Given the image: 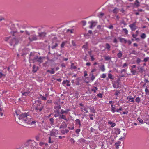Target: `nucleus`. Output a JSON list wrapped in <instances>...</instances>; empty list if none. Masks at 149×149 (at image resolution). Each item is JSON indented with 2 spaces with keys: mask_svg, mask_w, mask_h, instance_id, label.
I'll list each match as a JSON object with an SVG mask.
<instances>
[{
  "mask_svg": "<svg viewBox=\"0 0 149 149\" xmlns=\"http://www.w3.org/2000/svg\"><path fill=\"white\" fill-rule=\"evenodd\" d=\"M140 3L138 1V0H136L135 1L134 3V7H137L139 6Z\"/></svg>",
  "mask_w": 149,
  "mask_h": 149,
  "instance_id": "17",
  "label": "nucleus"
},
{
  "mask_svg": "<svg viewBox=\"0 0 149 149\" xmlns=\"http://www.w3.org/2000/svg\"><path fill=\"white\" fill-rule=\"evenodd\" d=\"M71 68L72 69H75L77 68V67L76 66L74 65L73 63H72L71 65Z\"/></svg>",
  "mask_w": 149,
  "mask_h": 149,
  "instance_id": "54",
  "label": "nucleus"
},
{
  "mask_svg": "<svg viewBox=\"0 0 149 149\" xmlns=\"http://www.w3.org/2000/svg\"><path fill=\"white\" fill-rule=\"evenodd\" d=\"M33 71L34 72H36L38 68V67H36L35 65H33Z\"/></svg>",
  "mask_w": 149,
  "mask_h": 149,
  "instance_id": "28",
  "label": "nucleus"
},
{
  "mask_svg": "<svg viewBox=\"0 0 149 149\" xmlns=\"http://www.w3.org/2000/svg\"><path fill=\"white\" fill-rule=\"evenodd\" d=\"M101 78H105L106 77V75L105 74H103L101 76Z\"/></svg>",
  "mask_w": 149,
  "mask_h": 149,
  "instance_id": "63",
  "label": "nucleus"
},
{
  "mask_svg": "<svg viewBox=\"0 0 149 149\" xmlns=\"http://www.w3.org/2000/svg\"><path fill=\"white\" fill-rule=\"evenodd\" d=\"M82 25L83 26H85L86 24V21L83 20L82 21Z\"/></svg>",
  "mask_w": 149,
  "mask_h": 149,
  "instance_id": "57",
  "label": "nucleus"
},
{
  "mask_svg": "<svg viewBox=\"0 0 149 149\" xmlns=\"http://www.w3.org/2000/svg\"><path fill=\"white\" fill-rule=\"evenodd\" d=\"M100 69L102 71L104 72L105 70V66L104 65H103L102 66L100 67Z\"/></svg>",
  "mask_w": 149,
  "mask_h": 149,
  "instance_id": "36",
  "label": "nucleus"
},
{
  "mask_svg": "<svg viewBox=\"0 0 149 149\" xmlns=\"http://www.w3.org/2000/svg\"><path fill=\"white\" fill-rule=\"evenodd\" d=\"M54 108L56 110H59L61 108V107L60 105H58L54 106Z\"/></svg>",
  "mask_w": 149,
  "mask_h": 149,
  "instance_id": "34",
  "label": "nucleus"
},
{
  "mask_svg": "<svg viewBox=\"0 0 149 149\" xmlns=\"http://www.w3.org/2000/svg\"><path fill=\"white\" fill-rule=\"evenodd\" d=\"M120 93L119 91L116 90V93H115V95L116 96H118L119 94H120Z\"/></svg>",
  "mask_w": 149,
  "mask_h": 149,
  "instance_id": "52",
  "label": "nucleus"
},
{
  "mask_svg": "<svg viewBox=\"0 0 149 149\" xmlns=\"http://www.w3.org/2000/svg\"><path fill=\"white\" fill-rule=\"evenodd\" d=\"M51 138L50 137H49V141L48 143H52L53 142V141L51 140Z\"/></svg>",
  "mask_w": 149,
  "mask_h": 149,
  "instance_id": "53",
  "label": "nucleus"
},
{
  "mask_svg": "<svg viewBox=\"0 0 149 149\" xmlns=\"http://www.w3.org/2000/svg\"><path fill=\"white\" fill-rule=\"evenodd\" d=\"M19 120H23L22 121L28 124L32 125L35 124L36 121L33 120V118L28 113H22L19 117Z\"/></svg>",
  "mask_w": 149,
  "mask_h": 149,
  "instance_id": "1",
  "label": "nucleus"
},
{
  "mask_svg": "<svg viewBox=\"0 0 149 149\" xmlns=\"http://www.w3.org/2000/svg\"><path fill=\"white\" fill-rule=\"evenodd\" d=\"M145 123L146 124H149V116H147L145 120Z\"/></svg>",
  "mask_w": 149,
  "mask_h": 149,
  "instance_id": "25",
  "label": "nucleus"
},
{
  "mask_svg": "<svg viewBox=\"0 0 149 149\" xmlns=\"http://www.w3.org/2000/svg\"><path fill=\"white\" fill-rule=\"evenodd\" d=\"M88 47V45L87 43L86 45H84L82 46V48H84L86 49H87Z\"/></svg>",
  "mask_w": 149,
  "mask_h": 149,
  "instance_id": "45",
  "label": "nucleus"
},
{
  "mask_svg": "<svg viewBox=\"0 0 149 149\" xmlns=\"http://www.w3.org/2000/svg\"><path fill=\"white\" fill-rule=\"evenodd\" d=\"M97 96L100 98H102V95L101 93H99L97 95Z\"/></svg>",
  "mask_w": 149,
  "mask_h": 149,
  "instance_id": "58",
  "label": "nucleus"
},
{
  "mask_svg": "<svg viewBox=\"0 0 149 149\" xmlns=\"http://www.w3.org/2000/svg\"><path fill=\"white\" fill-rule=\"evenodd\" d=\"M122 109L121 107H120L119 109H116L115 107H112L111 108V111L113 113L115 112H119V111H121Z\"/></svg>",
  "mask_w": 149,
  "mask_h": 149,
  "instance_id": "12",
  "label": "nucleus"
},
{
  "mask_svg": "<svg viewBox=\"0 0 149 149\" xmlns=\"http://www.w3.org/2000/svg\"><path fill=\"white\" fill-rule=\"evenodd\" d=\"M80 130H80V128H79L78 129H77L76 130L75 132L76 133V134H78L77 136H79L78 134H79V132L80 131Z\"/></svg>",
  "mask_w": 149,
  "mask_h": 149,
  "instance_id": "40",
  "label": "nucleus"
},
{
  "mask_svg": "<svg viewBox=\"0 0 149 149\" xmlns=\"http://www.w3.org/2000/svg\"><path fill=\"white\" fill-rule=\"evenodd\" d=\"M58 116L59 117V119H63L64 120H66V121L67 120L66 118V116L65 115H64L63 114H62V115L59 114V115Z\"/></svg>",
  "mask_w": 149,
  "mask_h": 149,
  "instance_id": "18",
  "label": "nucleus"
},
{
  "mask_svg": "<svg viewBox=\"0 0 149 149\" xmlns=\"http://www.w3.org/2000/svg\"><path fill=\"white\" fill-rule=\"evenodd\" d=\"M108 124H110L111 125V126L112 127H114L116 125V124L115 123H114L112 121H109L108 122Z\"/></svg>",
  "mask_w": 149,
  "mask_h": 149,
  "instance_id": "21",
  "label": "nucleus"
},
{
  "mask_svg": "<svg viewBox=\"0 0 149 149\" xmlns=\"http://www.w3.org/2000/svg\"><path fill=\"white\" fill-rule=\"evenodd\" d=\"M58 46V44L57 43H56L55 45H52L51 48L52 49H55L56 47Z\"/></svg>",
  "mask_w": 149,
  "mask_h": 149,
  "instance_id": "41",
  "label": "nucleus"
},
{
  "mask_svg": "<svg viewBox=\"0 0 149 149\" xmlns=\"http://www.w3.org/2000/svg\"><path fill=\"white\" fill-rule=\"evenodd\" d=\"M149 59V58L146 57L144 59L143 61L145 62H146Z\"/></svg>",
  "mask_w": 149,
  "mask_h": 149,
  "instance_id": "62",
  "label": "nucleus"
},
{
  "mask_svg": "<svg viewBox=\"0 0 149 149\" xmlns=\"http://www.w3.org/2000/svg\"><path fill=\"white\" fill-rule=\"evenodd\" d=\"M41 98L42 100H47L46 97L44 96H42V97H41Z\"/></svg>",
  "mask_w": 149,
  "mask_h": 149,
  "instance_id": "61",
  "label": "nucleus"
},
{
  "mask_svg": "<svg viewBox=\"0 0 149 149\" xmlns=\"http://www.w3.org/2000/svg\"><path fill=\"white\" fill-rule=\"evenodd\" d=\"M136 22H134L132 24L129 25V27L130 28L132 31H134L137 28L136 26Z\"/></svg>",
  "mask_w": 149,
  "mask_h": 149,
  "instance_id": "7",
  "label": "nucleus"
},
{
  "mask_svg": "<svg viewBox=\"0 0 149 149\" xmlns=\"http://www.w3.org/2000/svg\"><path fill=\"white\" fill-rule=\"evenodd\" d=\"M65 42H63L61 45V47L62 48L65 45Z\"/></svg>",
  "mask_w": 149,
  "mask_h": 149,
  "instance_id": "64",
  "label": "nucleus"
},
{
  "mask_svg": "<svg viewBox=\"0 0 149 149\" xmlns=\"http://www.w3.org/2000/svg\"><path fill=\"white\" fill-rule=\"evenodd\" d=\"M98 88L96 87H95L94 88H93L92 90V91H93L94 93L96 92V91L97 90Z\"/></svg>",
  "mask_w": 149,
  "mask_h": 149,
  "instance_id": "50",
  "label": "nucleus"
},
{
  "mask_svg": "<svg viewBox=\"0 0 149 149\" xmlns=\"http://www.w3.org/2000/svg\"><path fill=\"white\" fill-rule=\"evenodd\" d=\"M76 124L79 125V128H80L81 126V123L80 120L78 119H76L75 120Z\"/></svg>",
  "mask_w": 149,
  "mask_h": 149,
  "instance_id": "19",
  "label": "nucleus"
},
{
  "mask_svg": "<svg viewBox=\"0 0 149 149\" xmlns=\"http://www.w3.org/2000/svg\"><path fill=\"white\" fill-rule=\"evenodd\" d=\"M136 65H133L131 67V68L130 69L131 72L132 73L133 75L135 74L136 73V71L134 70V68H136Z\"/></svg>",
  "mask_w": 149,
  "mask_h": 149,
  "instance_id": "11",
  "label": "nucleus"
},
{
  "mask_svg": "<svg viewBox=\"0 0 149 149\" xmlns=\"http://www.w3.org/2000/svg\"><path fill=\"white\" fill-rule=\"evenodd\" d=\"M120 42H124L125 43H126L127 42V40L123 38H120Z\"/></svg>",
  "mask_w": 149,
  "mask_h": 149,
  "instance_id": "23",
  "label": "nucleus"
},
{
  "mask_svg": "<svg viewBox=\"0 0 149 149\" xmlns=\"http://www.w3.org/2000/svg\"><path fill=\"white\" fill-rule=\"evenodd\" d=\"M70 141L72 143H74L75 142V141L73 138H71L70 139Z\"/></svg>",
  "mask_w": 149,
  "mask_h": 149,
  "instance_id": "48",
  "label": "nucleus"
},
{
  "mask_svg": "<svg viewBox=\"0 0 149 149\" xmlns=\"http://www.w3.org/2000/svg\"><path fill=\"white\" fill-rule=\"evenodd\" d=\"M30 93V92L29 91H28L26 92H23L22 93V94L23 95H24L25 96H26L29 94Z\"/></svg>",
  "mask_w": 149,
  "mask_h": 149,
  "instance_id": "29",
  "label": "nucleus"
},
{
  "mask_svg": "<svg viewBox=\"0 0 149 149\" xmlns=\"http://www.w3.org/2000/svg\"><path fill=\"white\" fill-rule=\"evenodd\" d=\"M119 10L116 8H115L112 11L114 13H117L118 11Z\"/></svg>",
  "mask_w": 149,
  "mask_h": 149,
  "instance_id": "31",
  "label": "nucleus"
},
{
  "mask_svg": "<svg viewBox=\"0 0 149 149\" xmlns=\"http://www.w3.org/2000/svg\"><path fill=\"white\" fill-rule=\"evenodd\" d=\"M52 103V102L51 100H47L46 103V104H51Z\"/></svg>",
  "mask_w": 149,
  "mask_h": 149,
  "instance_id": "51",
  "label": "nucleus"
},
{
  "mask_svg": "<svg viewBox=\"0 0 149 149\" xmlns=\"http://www.w3.org/2000/svg\"><path fill=\"white\" fill-rule=\"evenodd\" d=\"M70 111L69 109H67L66 110H63V109H61V114H67L68 111Z\"/></svg>",
  "mask_w": 149,
  "mask_h": 149,
  "instance_id": "20",
  "label": "nucleus"
},
{
  "mask_svg": "<svg viewBox=\"0 0 149 149\" xmlns=\"http://www.w3.org/2000/svg\"><path fill=\"white\" fill-rule=\"evenodd\" d=\"M29 39L30 41H35L38 39L37 36L35 34L31 35L28 38Z\"/></svg>",
  "mask_w": 149,
  "mask_h": 149,
  "instance_id": "6",
  "label": "nucleus"
},
{
  "mask_svg": "<svg viewBox=\"0 0 149 149\" xmlns=\"http://www.w3.org/2000/svg\"><path fill=\"white\" fill-rule=\"evenodd\" d=\"M81 111H82L83 110H84L86 112L85 113H88V111L87 110V109L85 108V107H81Z\"/></svg>",
  "mask_w": 149,
  "mask_h": 149,
  "instance_id": "42",
  "label": "nucleus"
},
{
  "mask_svg": "<svg viewBox=\"0 0 149 149\" xmlns=\"http://www.w3.org/2000/svg\"><path fill=\"white\" fill-rule=\"evenodd\" d=\"M117 56L118 57V58H121L122 57V54L121 53V51H120L119 53H118L117 54Z\"/></svg>",
  "mask_w": 149,
  "mask_h": 149,
  "instance_id": "33",
  "label": "nucleus"
},
{
  "mask_svg": "<svg viewBox=\"0 0 149 149\" xmlns=\"http://www.w3.org/2000/svg\"><path fill=\"white\" fill-rule=\"evenodd\" d=\"M49 120L50 122V124L52 125H53L54 124V120L53 118H51L49 119Z\"/></svg>",
  "mask_w": 149,
  "mask_h": 149,
  "instance_id": "30",
  "label": "nucleus"
},
{
  "mask_svg": "<svg viewBox=\"0 0 149 149\" xmlns=\"http://www.w3.org/2000/svg\"><path fill=\"white\" fill-rule=\"evenodd\" d=\"M65 84H66V86H70V81L67 80L64 81L62 82L63 85L65 86Z\"/></svg>",
  "mask_w": 149,
  "mask_h": 149,
  "instance_id": "14",
  "label": "nucleus"
},
{
  "mask_svg": "<svg viewBox=\"0 0 149 149\" xmlns=\"http://www.w3.org/2000/svg\"><path fill=\"white\" fill-rule=\"evenodd\" d=\"M67 125L66 123L63 122L62 124L60 125V128H65L67 127Z\"/></svg>",
  "mask_w": 149,
  "mask_h": 149,
  "instance_id": "16",
  "label": "nucleus"
},
{
  "mask_svg": "<svg viewBox=\"0 0 149 149\" xmlns=\"http://www.w3.org/2000/svg\"><path fill=\"white\" fill-rule=\"evenodd\" d=\"M138 54V53L137 52H136L134 50H133L132 52L131 53V54H132L134 55H137Z\"/></svg>",
  "mask_w": 149,
  "mask_h": 149,
  "instance_id": "46",
  "label": "nucleus"
},
{
  "mask_svg": "<svg viewBox=\"0 0 149 149\" xmlns=\"http://www.w3.org/2000/svg\"><path fill=\"white\" fill-rule=\"evenodd\" d=\"M35 144V142L34 140H29L25 143L24 146L26 147H30L32 148H34Z\"/></svg>",
  "mask_w": 149,
  "mask_h": 149,
  "instance_id": "3",
  "label": "nucleus"
},
{
  "mask_svg": "<svg viewBox=\"0 0 149 149\" xmlns=\"http://www.w3.org/2000/svg\"><path fill=\"white\" fill-rule=\"evenodd\" d=\"M37 106L35 107V110L37 112H41L44 108V106L43 105H38V104Z\"/></svg>",
  "mask_w": 149,
  "mask_h": 149,
  "instance_id": "8",
  "label": "nucleus"
},
{
  "mask_svg": "<svg viewBox=\"0 0 149 149\" xmlns=\"http://www.w3.org/2000/svg\"><path fill=\"white\" fill-rule=\"evenodd\" d=\"M120 130L119 129H117L116 131V133L117 134H120Z\"/></svg>",
  "mask_w": 149,
  "mask_h": 149,
  "instance_id": "55",
  "label": "nucleus"
},
{
  "mask_svg": "<svg viewBox=\"0 0 149 149\" xmlns=\"http://www.w3.org/2000/svg\"><path fill=\"white\" fill-rule=\"evenodd\" d=\"M110 47L111 46L109 44L107 43L106 44V47H105V49H108V50L109 51L110 50Z\"/></svg>",
  "mask_w": 149,
  "mask_h": 149,
  "instance_id": "27",
  "label": "nucleus"
},
{
  "mask_svg": "<svg viewBox=\"0 0 149 149\" xmlns=\"http://www.w3.org/2000/svg\"><path fill=\"white\" fill-rule=\"evenodd\" d=\"M38 36L40 37V38H44L45 36L46 33L45 32H42L41 33H38Z\"/></svg>",
  "mask_w": 149,
  "mask_h": 149,
  "instance_id": "15",
  "label": "nucleus"
},
{
  "mask_svg": "<svg viewBox=\"0 0 149 149\" xmlns=\"http://www.w3.org/2000/svg\"><path fill=\"white\" fill-rule=\"evenodd\" d=\"M88 23L90 24L89 27L90 29H92L93 27H94L96 25V22L93 21L89 22Z\"/></svg>",
  "mask_w": 149,
  "mask_h": 149,
  "instance_id": "13",
  "label": "nucleus"
},
{
  "mask_svg": "<svg viewBox=\"0 0 149 149\" xmlns=\"http://www.w3.org/2000/svg\"><path fill=\"white\" fill-rule=\"evenodd\" d=\"M138 120L139 121V123H143V121L142 119H140L139 118H138Z\"/></svg>",
  "mask_w": 149,
  "mask_h": 149,
  "instance_id": "60",
  "label": "nucleus"
},
{
  "mask_svg": "<svg viewBox=\"0 0 149 149\" xmlns=\"http://www.w3.org/2000/svg\"><path fill=\"white\" fill-rule=\"evenodd\" d=\"M89 109L91 111L94 113H96V111L95 110L93 107L89 108Z\"/></svg>",
  "mask_w": 149,
  "mask_h": 149,
  "instance_id": "26",
  "label": "nucleus"
},
{
  "mask_svg": "<svg viewBox=\"0 0 149 149\" xmlns=\"http://www.w3.org/2000/svg\"><path fill=\"white\" fill-rule=\"evenodd\" d=\"M121 143V142L120 141H118V142L116 143L115 144V145L116 147V148L117 149H118L119 148V145Z\"/></svg>",
  "mask_w": 149,
  "mask_h": 149,
  "instance_id": "35",
  "label": "nucleus"
},
{
  "mask_svg": "<svg viewBox=\"0 0 149 149\" xmlns=\"http://www.w3.org/2000/svg\"><path fill=\"white\" fill-rule=\"evenodd\" d=\"M69 132V130L68 129H65V130H61V132L63 134H64L66 133H67Z\"/></svg>",
  "mask_w": 149,
  "mask_h": 149,
  "instance_id": "22",
  "label": "nucleus"
},
{
  "mask_svg": "<svg viewBox=\"0 0 149 149\" xmlns=\"http://www.w3.org/2000/svg\"><path fill=\"white\" fill-rule=\"evenodd\" d=\"M104 15V13L100 12V13L99 14H98V16L99 18H100L102 17Z\"/></svg>",
  "mask_w": 149,
  "mask_h": 149,
  "instance_id": "39",
  "label": "nucleus"
},
{
  "mask_svg": "<svg viewBox=\"0 0 149 149\" xmlns=\"http://www.w3.org/2000/svg\"><path fill=\"white\" fill-rule=\"evenodd\" d=\"M119 80L116 81H114L113 82V87L116 88H117L119 87Z\"/></svg>",
  "mask_w": 149,
  "mask_h": 149,
  "instance_id": "9",
  "label": "nucleus"
},
{
  "mask_svg": "<svg viewBox=\"0 0 149 149\" xmlns=\"http://www.w3.org/2000/svg\"><path fill=\"white\" fill-rule=\"evenodd\" d=\"M2 111L3 109L1 108H0V115H1V116H2L3 114V113L2 112Z\"/></svg>",
  "mask_w": 149,
  "mask_h": 149,
  "instance_id": "59",
  "label": "nucleus"
},
{
  "mask_svg": "<svg viewBox=\"0 0 149 149\" xmlns=\"http://www.w3.org/2000/svg\"><path fill=\"white\" fill-rule=\"evenodd\" d=\"M141 101V99L139 97H138L136 98L135 99V101L137 102L138 103H139Z\"/></svg>",
  "mask_w": 149,
  "mask_h": 149,
  "instance_id": "43",
  "label": "nucleus"
},
{
  "mask_svg": "<svg viewBox=\"0 0 149 149\" xmlns=\"http://www.w3.org/2000/svg\"><path fill=\"white\" fill-rule=\"evenodd\" d=\"M123 31L125 34H128V31L126 28L123 29Z\"/></svg>",
  "mask_w": 149,
  "mask_h": 149,
  "instance_id": "44",
  "label": "nucleus"
},
{
  "mask_svg": "<svg viewBox=\"0 0 149 149\" xmlns=\"http://www.w3.org/2000/svg\"><path fill=\"white\" fill-rule=\"evenodd\" d=\"M91 75H92V76L91 77V80L92 81H93L94 79H95V77L93 75V74H92Z\"/></svg>",
  "mask_w": 149,
  "mask_h": 149,
  "instance_id": "56",
  "label": "nucleus"
},
{
  "mask_svg": "<svg viewBox=\"0 0 149 149\" xmlns=\"http://www.w3.org/2000/svg\"><path fill=\"white\" fill-rule=\"evenodd\" d=\"M137 68L138 70V72L142 74L143 73V72H145L146 71V70L144 69V67L143 66H139L137 67Z\"/></svg>",
  "mask_w": 149,
  "mask_h": 149,
  "instance_id": "10",
  "label": "nucleus"
},
{
  "mask_svg": "<svg viewBox=\"0 0 149 149\" xmlns=\"http://www.w3.org/2000/svg\"><path fill=\"white\" fill-rule=\"evenodd\" d=\"M141 61L140 59L139 58H137L136 61V63L138 64H139Z\"/></svg>",
  "mask_w": 149,
  "mask_h": 149,
  "instance_id": "49",
  "label": "nucleus"
},
{
  "mask_svg": "<svg viewBox=\"0 0 149 149\" xmlns=\"http://www.w3.org/2000/svg\"><path fill=\"white\" fill-rule=\"evenodd\" d=\"M11 34L15 37L13 39H12L9 42V43L11 46H14L16 45L20 40V38L19 33L17 31L11 32Z\"/></svg>",
  "mask_w": 149,
  "mask_h": 149,
  "instance_id": "2",
  "label": "nucleus"
},
{
  "mask_svg": "<svg viewBox=\"0 0 149 149\" xmlns=\"http://www.w3.org/2000/svg\"><path fill=\"white\" fill-rule=\"evenodd\" d=\"M108 77L111 79H113L114 78L113 77V76L111 74L109 73L108 74Z\"/></svg>",
  "mask_w": 149,
  "mask_h": 149,
  "instance_id": "37",
  "label": "nucleus"
},
{
  "mask_svg": "<svg viewBox=\"0 0 149 149\" xmlns=\"http://www.w3.org/2000/svg\"><path fill=\"white\" fill-rule=\"evenodd\" d=\"M52 70H47V72H49L51 74H54L55 73V71L54 70V69H52Z\"/></svg>",
  "mask_w": 149,
  "mask_h": 149,
  "instance_id": "32",
  "label": "nucleus"
},
{
  "mask_svg": "<svg viewBox=\"0 0 149 149\" xmlns=\"http://www.w3.org/2000/svg\"><path fill=\"white\" fill-rule=\"evenodd\" d=\"M58 134V130L56 129H53L50 132L49 135L52 136H56V135Z\"/></svg>",
  "mask_w": 149,
  "mask_h": 149,
  "instance_id": "5",
  "label": "nucleus"
},
{
  "mask_svg": "<svg viewBox=\"0 0 149 149\" xmlns=\"http://www.w3.org/2000/svg\"><path fill=\"white\" fill-rule=\"evenodd\" d=\"M43 57H38V56H35L32 59V61L33 63L38 62L40 64L43 62Z\"/></svg>",
  "mask_w": 149,
  "mask_h": 149,
  "instance_id": "4",
  "label": "nucleus"
},
{
  "mask_svg": "<svg viewBox=\"0 0 149 149\" xmlns=\"http://www.w3.org/2000/svg\"><path fill=\"white\" fill-rule=\"evenodd\" d=\"M105 60L106 61H108L110 60L111 59V57H110L109 56H106L104 58Z\"/></svg>",
  "mask_w": 149,
  "mask_h": 149,
  "instance_id": "47",
  "label": "nucleus"
},
{
  "mask_svg": "<svg viewBox=\"0 0 149 149\" xmlns=\"http://www.w3.org/2000/svg\"><path fill=\"white\" fill-rule=\"evenodd\" d=\"M140 37L141 38L144 39L146 38V36L145 33H143L141 35Z\"/></svg>",
  "mask_w": 149,
  "mask_h": 149,
  "instance_id": "38",
  "label": "nucleus"
},
{
  "mask_svg": "<svg viewBox=\"0 0 149 149\" xmlns=\"http://www.w3.org/2000/svg\"><path fill=\"white\" fill-rule=\"evenodd\" d=\"M127 99L128 100H131V102H134V98L133 97H132L131 96H129L127 97Z\"/></svg>",
  "mask_w": 149,
  "mask_h": 149,
  "instance_id": "24",
  "label": "nucleus"
}]
</instances>
